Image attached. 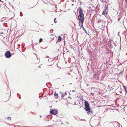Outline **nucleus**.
Listing matches in <instances>:
<instances>
[{"mask_svg": "<svg viewBox=\"0 0 127 127\" xmlns=\"http://www.w3.org/2000/svg\"><path fill=\"white\" fill-rule=\"evenodd\" d=\"M68 73V74H69V75H70V73Z\"/></svg>", "mask_w": 127, "mask_h": 127, "instance_id": "22", "label": "nucleus"}, {"mask_svg": "<svg viewBox=\"0 0 127 127\" xmlns=\"http://www.w3.org/2000/svg\"><path fill=\"white\" fill-rule=\"evenodd\" d=\"M105 13H104V11H103L102 13V14L105 15Z\"/></svg>", "mask_w": 127, "mask_h": 127, "instance_id": "15", "label": "nucleus"}, {"mask_svg": "<svg viewBox=\"0 0 127 127\" xmlns=\"http://www.w3.org/2000/svg\"><path fill=\"white\" fill-rule=\"evenodd\" d=\"M72 1H73V2H74V0H72Z\"/></svg>", "mask_w": 127, "mask_h": 127, "instance_id": "24", "label": "nucleus"}, {"mask_svg": "<svg viewBox=\"0 0 127 127\" xmlns=\"http://www.w3.org/2000/svg\"><path fill=\"white\" fill-rule=\"evenodd\" d=\"M56 18H55L54 19V22L55 23H56V22H57V21H56Z\"/></svg>", "mask_w": 127, "mask_h": 127, "instance_id": "13", "label": "nucleus"}, {"mask_svg": "<svg viewBox=\"0 0 127 127\" xmlns=\"http://www.w3.org/2000/svg\"><path fill=\"white\" fill-rule=\"evenodd\" d=\"M76 66H77V65H76V66H75V67H76Z\"/></svg>", "mask_w": 127, "mask_h": 127, "instance_id": "32", "label": "nucleus"}, {"mask_svg": "<svg viewBox=\"0 0 127 127\" xmlns=\"http://www.w3.org/2000/svg\"><path fill=\"white\" fill-rule=\"evenodd\" d=\"M1 21V20H0V21Z\"/></svg>", "mask_w": 127, "mask_h": 127, "instance_id": "33", "label": "nucleus"}, {"mask_svg": "<svg viewBox=\"0 0 127 127\" xmlns=\"http://www.w3.org/2000/svg\"><path fill=\"white\" fill-rule=\"evenodd\" d=\"M85 109L87 112V113L88 114L91 115L93 114L92 110L90 108L89 104L88 102L87 101H85Z\"/></svg>", "mask_w": 127, "mask_h": 127, "instance_id": "1", "label": "nucleus"}, {"mask_svg": "<svg viewBox=\"0 0 127 127\" xmlns=\"http://www.w3.org/2000/svg\"><path fill=\"white\" fill-rule=\"evenodd\" d=\"M91 95H94V94L92 93H91Z\"/></svg>", "mask_w": 127, "mask_h": 127, "instance_id": "17", "label": "nucleus"}, {"mask_svg": "<svg viewBox=\"0 0 127 127\" xmlns=\"http://www.w3.org/2000/svg\"><path fill=\"white\" fill-rule=\"evenodd\" d=\"M20 16H22L23 14H22V12H20Z\"/></svg>", "mask_w": 127, "mask_h": 127, "instance_id": "16", "label": "nucleus"}, {"mask_svg": "<svg viewBox=\"0 0 127 127\" xmlns=\"http://www.w3.org/2000/svg\"><path fill=\"white\" fill-rule=\"evenodd\" d=\"M42 38H40L39 40V43H40V42L42 41Z\"/></svg>", "mask_w": 127, "mask_h": 127, "instance_id": "8", "label": "nucleus"}, {"mask_svg": "<svg viewBox=\"0 0 127 127\" xmlns=\"http://www.w3.org/2000/svg\"><path fill=\"white\" fill-rule=\"evenodd\" d=\"M57 50H58V51H59V49H58Z\"/></svg>", "mask_w": 127, "mask_h": 127, "instance_id": "26", "label": "nucleus"}, {"mask_svg": "<svg viewBox=\"0 0 127 127\" xmlns=\"http://www.w3.org/2000/svg\"><path fill=\"white\" fill-rule=\"evenodd\" d=\"M61 97H63V95H61Z\"/></svg>", "mask_w": 127, "mask_h": 127, "instance_id": "18", "label": "nucleus"}, {"mask_svg": "<svg viewBox=\"0 0 127 127\" xmlns=\"http://www.w3.org/2000/svg\"><path fill=\"white\" fill-rule=\"evenodd\" d=\"M40 116V117H41V116Z\"/></svg>", "mask_w": 127, "mask_h": 127, "instance_id": "27", "label": "nucleus"}, {"mask_svg": "<svg viewBox=\"0 0 127 127\" xmlns=\"http://www.w3.org/2000/svg\"><path fill=\"white\" fill-rule=\"evenodd\" d=\"M61 36H59L58 37V41L59 42H60L61 40Z\"/></svg>", "mask_w": 127, "mask_h": 127, "instance_id": "6", "label": "nucleus"}, {"mask_svg": "<svg viewBox=\"0 0 127 127\" xmlns=\"http://www.w3.org/2000/svg\"><path fill=\"white\" fill-rule=\"evenodd\" d=\"M81 24H82V25H81V27L83 29V28H84L83 27V23H81Z\"/></svg>", "mask_w": 127, "mask_h": 127, "instance_id": "9", "label": "nucleus"}, {"mask_svg": "<svg viewBox=\"0 0 127 127\" xmlns=\"http://www.w3.org/2000/svg\"><path fill=\"white\" fill-rule=\"evenodd\" d=\"M80 10L78 18L80 20L81 23H83L84 21V14H83L82 10L81 9L80 7H79Z\"/></svg>", "mask_w": 127, "mask_h": 127, "instance_id": "2", "label": "nucleus"}, {"mask_svg": "<svg viewBox=\"0 0 127 127\" xmlns=\"http://www.w3.org/2000/svg\"><path fill=\"white\" fill-rule=\"evenodd\" d=\"M53 30H52V29H51L50 31V32H53Z\"/></svg>", "mask_w": 127, "mask_h": 127, "instance_id": "14", "label": "nucleus"}, {"mask_svg": "<svg viewBox=\"0 0 127 127\" xmlns=\"http://www.w3.org/2000/svg\"><path fill=\"white\" fill-rule=\"evenodd\" d=\"M108 8L107 7L106 9H105L104 11V13H105V14H107L108 13Z\"/></svg>", "mask_w": 127, "mask_h": 127, "instance_id": "5", "label": "nucleus"}, {"mask_svg": "<svg viewBox=\"0 0 127 127\" xmlns=\"http://www.w3.org/2000/svg\"><path fill=\"white\" fill-rule=\"evenodd\" d=\"M73 91V92H74V90H73V91Z\"/></svg>", "mask_w": 127, "mask_h": 127, "instance_id": "28", "label": "nucleus"}, {"mask_svg": "<svg viewBox=\"0 0 127 127\" xmlns=\"http://www.w3.org/2000/svg\"><path fill=\"white\" fill-rule=\"evenodd\" d=\"M11 119V118L10 117H8L7 118V119L8 120H10Z\"/></svg>", "mask_w": 127, "mask_h": 127, "instance_id": "10", "label": "nucleus"}, {"mask_svg": "<svg viewBox=\"0 0 127 127\" xmlns=\"http://www.w3.org/2000/svg\"><path fill=\"white\" fill-rule=\"evenodd\" d=\"M73 4H71V5H72V6H73Z\"/></svg>", "mask_w": 127, "mask_h": 127, "instance_id": "23", "label": "nucleus"}, {"mask_svg": "<svg viewBox=\"0 0 127 127\" xmlns=\"http://www.w3.org/2000/svg\"><path fill=\"white\" fill-rule=\"evenodd\" d=\"M39 68H40V67H40V66H39Z\"/></svg>", "mask_w": 127, "mask_h": 127, "instance_id": "20", "label": "nucleus"}, {"mask_svg": "<svg viewBox=\"0 0 127 127\" xmlns=\"http://www.w3.org/2000/svg\"><path fill=\"white\" fill-rule=\"evenodd\" d=\"M5 57L7 58H9L11 56V53L9 51H7L5 53Z\"/></svg>", "mask_w": 127, "mask_h": 127, "instance_id": "3", "label": "nucleus"}, {"mask_svg": "<svg viewBox=\"0 0 127 127\" xmlns=\"http://www.w3.org/2000/svg\"><path fill=\"white\" fill-rule=\"evenodd\" d=\"M49 57L48 56H47V57H48H48Z\"/></svg>", "mask_w": 127, "mask_h": 127, "instance_id": "30", "label": "nucleus"}, {"mask_svg": "<svg viewBox=\"0 0 127 127\" xmlns=\"http://www.w3.org/2000/svg\"><path fill=\"white\" fill-rule=\"evenodd\" d=\"M51 35H53V34H51Z\"/></svg>", "mask_w": 127, "mask_h": 127, "instance_id": "25", "label": "nucleus"}, {"mask_svg": "<svg viewBox=\"0 0 127 127\" xmlns=\"http://www.w3.org/2000/svg\"><path fill=\"white\" fill-rule=\"evenodd\" d=\"M37 59H38V58H37Z\"/></svg>", "mask_w": 127, "mask_h": 127, "instance_id": "31", "label": "nucleus"}, {"mask_svg": "<svg viewBox=\"0 0 127 127\" xmlns=\"http://www.w3.org/2000/svg\"><path fill=\"white\" fill-rule=\"evenodd\" d=\"M102 20L99 19H97V22L98 23H99L101 22Z\"/></svg>", "mask_w": 127, "mask_h": 127, "instance_id": "7", "label": "nucleus"}, {"mask_svg": "<svg viewBox=\"0 0 127 127\" xmlns=\"http://www.w3.org/2000/svg\"><path fill=\"white\" fill-rule=\"evenodd\" d=\"M108 87L109 88V85H108Z\"/></svg>", "mask_w": 127, "mask_h": 127, "instance_id": "21", "label": "nucleus"}, {"mask_svg": "<svg viewBox=\"0 0 127 127\" xmlns=\"http://www.w3.org/2000/svg\"><path fill=\"white\" fill-rule=\"evenodd\" d=\"M54 95L55 96H57V95H58V94L57 93V94L55 93V94Z\"/></svg>", "mask_w": 127, "mask_h": 127, "instance_id": "12", "label": "nucleus"}, {"mask_svg": "<svg viewBox=\"0 0 127 127\" xmlns=\"http://www.w3.org/2000/svg\"><path fill=\"white\" fill-rule=\"evenodd\" d=\"M70 84H71V83H70Z\"/></svg>", "mask_w": 127, "mask_h": 127, "instance_id": "29", "label": "nucleus"}, {"mask_svg": "<svg viewBox=\"0 0 127 127\" xmlns=\"http://www.w3.org/2000/svg\"><path fill=\"white\" fill-rule=\"evenodd\" d=\"M83 30H84L85 31V32L86 33H87V31L84 28H83Z\"/></svg>", "mask_w": 127, "mask_h": 127, "instance_id": "11", "label": "nucleus"}, {"mask_svg": "<svg viewBox=\"0 0 127 127\" xmlns=\"http://www.w3.org/2000/svg\"><path fill=\"white\" fill-rule=\"evenodd\" d=\"M57 110L55 109L52 110V111H50V113L54 115H56L57 114Z\"/></svg>", "mask_w": 127, "mask_h": 127, "instance_id": "4", "label": "nucleus"}, {"mask_svg": "<svg viewBox=\"0 0 127 127\" xmlns=\"http://www.w3.org/2000/svg\"><path fill=\"white\" fill-rule=\"evenodd\" d=\"M65 95H66V92H65Z\"/></svg>", "mask_w": 127, "mask_h": 127, "instance_id": "19", "label": "nucleus"}]
</instances>
